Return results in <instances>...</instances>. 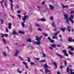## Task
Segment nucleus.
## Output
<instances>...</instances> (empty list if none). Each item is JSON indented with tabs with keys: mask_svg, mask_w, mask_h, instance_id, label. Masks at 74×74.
Returning a JSON list of instances; mask_svg holds the SVG:
<instances>
[{
	"mask_svg": "<svg viewBox=\"0 0 74 74\" xmlns=\"http://www.w3.org/2000/svg\"><path fill=\"white\" fill-rule=\"evenodd\" d=\"M28 18V15H25L24 16V18H22V19L23 21L24 22H21V25L23 27H25V22H26V20Z\"/></svg>",
	"mask_w": 74,
	"mask_h": 74,
	"instance_id": "nucleus-1",
	"label": "nucleus"
},
{
	"mask_svg": "<svg viewBox=\"0 0 74 74\" xmlns=\"http://www.w3.org/2000/svg\"><path fill=\"white\" fill-rule=\"evenodd\" d=\"M69 71L70 72V73L71 74H74V72H72L73 71V70L69 68V66L67 67V69L66 70V71L67 73H69Z\"/></svg>",
	"mask_w": 74,
	"mask_h": 74,
	"instance_id": "nucleus-2",
	"label": "nucleus"
},
{
	"mask_svg": "<svg viewBox=\"0 0 74 74\" xmlns=\"http://www.w3.org/2000/svg\"><path fill=\"white\" fill-rule=\"evenodd\" d=\"M19 50L18 49H16L15 51L14 55L15 56H17L18 54L19 53Z\"/></svg>",
	"mask_w": 74,
	"mask_h": 74,
	"instance_id": "nucleus-3",
	"label": "nucleus"
},
{
	"mask_svg": "<svg viewBox=\"0 0 74 74\" xmlns=\"http://www.w3.org/2000/svg\"><path fill=\"white\" fill-rule=\"evenodd\" d=\"M35 38H36V41H40L41 39L42 38V36H41L40 37H38V36H35Z\"/></svg>",
	"mask_w": 74,
	"mask_h": 74,
	"instance_id": "nucleus-4",
	"label": "nucleus"
},
{
	"mask_svg": "<svg viewBox=\"0 0 74 74\" xmlns=\"http://www.w3.org/2000/svg\"><path fill=\"white\" fill-rule=\"evenodd\" d=\"M67 27L68 32H71V27L69 26H67Z\"/></svg>",
	"mask_w": 74,
	"mask_h": 74,
	"instance_id": "nucleus-5",
	"label": "nucleus"
},
{
	"mask_svg": "<svg viewBox=\"0 0 74 74\" xmlns=\"http://www.w3.org/2000/svg\"><path fill=\"white\" fill-rule=\"evenodd\" d=\"M68 41L70 42H74V39H72L71 38H69L68 39Z\"/></svg>",
	"mask_w": 74,
	"mask_h": 74,
	"instance_id": "nucleus-6",
	"label": "nucleus"
},
{
	"mask_svg": "<svg viewBox=\"0 0 74 74\" xmlns=\"http://www.w3.org/2000/svg\"><path fill=\"white\" fill-rule=\"evenodd\" d=\"M56 55H57V56H58L60 57L61 58H63V56L61 55H60V54H59L58 53H56Z\"/></svg>",
	"mask_w": 74,
	"mask_h": 74,
	"instance_id": "nucleus-7",
	"label": "nucleus"
},
{
	"mask_svg": "<svg viewBox=\"0 0 74 74\" xmlns=\"http://www.w3.org/2000/svg\"><path fill=\"white\" fill-rule=\"evenodd\" d=\"M68 49H71V51H74V48L73 47H71V46H68Z\"/></svg>",
	"mask_w": 74,
	"mask_h": 74,
	"instance_id": "nucleus-8",
	"label": "nucleus"
},
{
	"mask_svg": "<svg viewBox=\"0 0 74 74\" xmlns=\"http://www.w3.org/2000/svg\"><path fill=\"white\" fill-rule=\"evenodd\" d=\"M52 64H53V65H54V66H55V69L57 68V64H56V63L55 62H52Z\"/></svg>",
	"mask_w": 74,
	"mask_h": 74,
	"instance_id": "nucleus-9",
	"label": "nucleus"
},
{
	"mask_svg": "<svg viewBox=\"0 0 74 74\" xmlns=\"http://www.w3.org/2000/svg\"><path fill=\"white\" fill-rule=\"evenodd\" d=\"M55 22L54 21H52L51 25L52 26H54L56 27V25L55 24Z\"/></svg>",
	"mask_w": 74,
	"mask_h": 74,
	"instance_id": "nucleus-10",
	"label": "nucleus"
},
{
	"mask_svg": "<svg viewBox=\"0 0 74 74\" xmlns=\"http://www.w3.org/2000/svg\"><path fill=\"white\" fill-rule=\"evenodd\" d=\"M49 7L51 10H53L54 8L53 6L51 5H49Z\"/></svg>",
	"mask_w": 74,
	"mask_h": 74,
	"instance_id": "nucleus-11",
	"label": "nucleus"
},
{
	"mask_svg": "<svg viewBox=\"0 0 74 74\" xmlns=\"http://www.w3.org/2000/svg\"><path fill=\"white\" fill-rule=\"evenodd\" d=\"M35 43L37 45H40V44H41V42L40 41H38L37 42H35Z\"/></svg>",
	"mask_w": 74,
	"mask_h": 74,
	"instance_id": "nucleus-12",
	"label": "nucleus"
},
{
	"mask_svg": "<svg viewBox=\"0 0 74 74\" xmlns=\"http://www.w3.org/2000/svg\"><path fill=\"white\" fill-rule=\"evenodd\" d=\"M2 54L3 55V56L5 57L7 56V53H6V52H3Z\"/></svg>",
	"mask_w": 74,
	"mask_h": 74,
	"instance_id": "nucleus-13",
	"label": "nucleus"
},
{
	"mask_svg": "<svg viewBox=\"0 0 74 74\" xmlns=\"http://www.w3.org/2000/svg\"><path fill=\"white\" fill-rule=\"evenodd\" d=\"M27 42H32V39L30 38H28L26 39Z\"/></svg>",
	"mask_w": 74,
	"mask_h": 74,
	"instance_id": "nucleus-14",
	"label": "nucleus"
},
{
	"mask_svg": "<svg viewBox=\"0 0 74 74\" xmlns=\"http://www.w3.org/2000/svg\"><path fill=\"white\" fill-rule=\"evenodd\" d=\"M45 69H48V66L47 65V64H45L44 66Z\"/></svg>",
	"mask_w": 74,
	"mask_h": 74,
	"instance_id": "nucleus-15",
	"label": "nucleus"
},
{
	"mask_svg": "<svg viewBox=\"0 0 74 74\" xmlns=\"http://www.w3.org/2000/svg\"><path fill=\"white\" fill-rule=\"evenodd\" d=\"M13 35H16V32H15V29H13V31L12 32Z\"/></svg>",
	"mask_w": 74,
	"mask_h": 74,
	"instance_id": "nucleus-16",
	"label": "nucleus"
},
{
	"mask_svg": "<svg viewBox=\"0 0 74 74\" xmlns=\"http://www.w3.org/2000/svg\"><path fill=\"white\" fill-rule=\"evenodd\" d=\"M62 8H68V6H67L66 5H63V4H62Z\"/></svg>",
	"mask_w": 74,
	"mask_h": 74,
	"instance_id": "nucleus-17",
	"label": "nucleus"
},
{
	"mask_svg": "<svg viewBox=\"0 0 74 74\" xmlns=\"http://www.w3.org/2000/svg\"><path fill=\"white\" fill-rule=\"evenodd\" d=\"M74 17V15H71L70 16V18H69V19H73Z\"/></svg>",
	"mask_w": 74,
	"mask_h": 74,
	"instance_id": "nucleus-18",
	"label": "nucleus"
},
{
	"mask_svg": "<svg viewBox=\"0 0 74 74\" xmlns=\"http://www.w3.org/2000/svg\"><path fill=\"white\" fill-rule=\"evenodd\" d=\"M50 46L53 48H56V45L53 44L51 45Z\"/></svg>",
	"mask_w": 74,
	"mask_h": 74,
	"instance_id": "nucleus-19",
	"label": "nucleus"
},
{
	"mask_svg": "<svg viewBox=\"0 0 74 74\" xmlns=\"http://www.w3.org/2000/svg\"><path fill=\"white\" fill-rule=\"evenodd\" d=\"M9 29H11V23H9Z\"/></svg>",
	"mask_w": 74,
	"mask_h": 74,
	"instance_id": "nucleus-20",
	"label": "nucleus"
},
{
	"mask_svg": "<svg viewBox=\"0 0 74 74\" xmlns=\"http://www.w3.org/2000/svg\"><path fill=\"white\" fill-rule=\"evenodd\" d=\"M64 16L65 18H66V19H68V17H67V14H65L64 15Z\"/></svg>",
	"mask_w": 74,
	"mask_h": 74,
	"instance_id": "nucleus-21",
	"label": "nucleus"
},
{
	"mask_svg": "<svg viewBox=\"0 0 74 74\" xmlns=\"http://www.w3.org/2000/svg\"><path fill=\"white\" fill-rule=\"evenodd\" d=\"M59 32H60V31H58L56 33H55L54 34V35L56 36V35H58V34L59 33Z\"/></svg>",
	"mask_w": 74,
	"mask_h": 74,
	"instance_id": "nucleus-22",
	"label": "nucleus"
},
{
	"mask_svg": "<svg viewBox=\"0 0 74 74\" xmlns=\"http://www.w3.org/2000/svg\"><path fill=\"white\" fill-rule=\"evenodd\" d=\"M61 30L62 32H65L66 28H61Z\"/></svg>",
	"mask_w": 74,
	"mask_h": 74,
	"instance_id": "nucleus-23",
	"label": "nucleus"
},
{
	"mask_svg": "<svg viewBox=\"0 0 74 74\" xmlns=\"http://www.w3.org/2000/svg\"><path fill=\"white\" fill-rule=\"evenodd\" d=\"M19 32V33L20 34H24V32H23V31H18Z\"/></svg>",
	"mask_w": 74,
	"mask_h": 74,
	"instance_id": "nucleus-24",
	"label": "nucleus"
},
{
	"mask_svg": "<svg viewBox=\"0 0 74 74\" xmlns=\"http://www.w3.org/2000/svg\"><path fill=\"white\" fill-rule=\"evenodd\" d=\"M69 52L71 55H74V53H72L70 51H69Z\"/></svg>",
	"mask_w": 74,
	"mask_h": 74,
	"instance_id": "nucleus-25",
	"label": "nucleus"
},
{
	"mask_svg": "<svg viewBox=\"0 0 74 74\" xmlns=\"http://www.w3.org/2000/svg\"><path fill=\"white\" fill-rule=\"evenodd\" d=\"M10 5L11 6V10H13V4H12V3H11L10 4Z\"/></svg>",
	"mask_w": 74,
	"mask_h": 74,
	"instance_id": "nucleus-26",
	"label": "nucleus"
},
{
	"mask_svg": "<svg viewBox=\"0 0 74 74\" xmlns=\"http://www.w3.org/2000/svg\"><path fill=\"white\" fill-rule=\"evenodd\" d=\"M48 72H50V71L48 69H46L45 70V73H48Z\"/></svg>",
	"mask_w": 74,
	"mask_h": 74,
	"instance_id": "nucleus-27",
	"label": "nucleus"
},
{
	"mask_svg": "<svg viewBox=\"0 0 74 74\" xmlns=\"http://www.w3.org/2000/svg\"><path fill=\"white\" fill-rule=\"evenodd\" d=\"M40 20H41V21H43L44 22L46 21V20L44 18H43L42 19L41 18L40 19Z\"/></svg>",
	"mask_w": 74,
	"mask_h": 74,
	"instance_id": "nucleus-28",
	"label": "nucleus"
},
{
	"mask_svg": "<svg viewBox=\"0 0 74 74\" xmlns=\"http://www.w3.org/2000/svg\"><path fill=\"white\" fill-rule=\"evenodd\" d=\"M66 21H65V22L67 23L68 24H69V19H66Z\"/></svg>",
	"mask_w": 74,
	"mask_h": 74,
	"instance_id": "nucleus-29",
	"label": "nucleus"
},
{
	"mask_svg": "<svg viewBox=\"0 0 74 74\" xmlns=\"http://www.w3.org/2000/svg\"><path fill=\"white\" fill-rule=\"evenodd\" d=\"M62 52H63V53H64V54L67 53V51H66V50H62Z\"/></svg>",
	"mask_w": 74,
	"mask_h": 74,
	"instance_id": "nucleus-30",
	"label": "nucleus"
},
{
	"mask_svg": "<svg viewBox=\"0 0 74 74\" xmlns=\"http://www.w3.org/2000/svg\"><path fill=\"white\" fill-rule=\"evenodd\" d=\"M35 26H36V27H40V25H39V24H35Z\"/></svg>",
	"mask_w": 74,
	"mask_h": 74,
	"instance_id": "nucleus-31",
	"label": "nucleus"
},
{
	"mask_svg": "<svg viewBox=\"0 0 74 74\" xmlns=\"http://www.w3.org/2000/svg\"><path fill=\"white\" fill-rule=\"evenodd\" d=\"M17 72H18V73H22V71H19V69H17Z\"/></svg>",
	"mask_w": 74,
	"mask_h": 74,
	"instance_id": "nucleus-32",
	"label": "nucleus"
},
{
	"mask_svg": "<svg viewBox=\"0 0 74 74\" xmlns=\"http://www.w3.org/2000/svg\"><path fill=\"white\" fill-rule=\"evenodd\" d=\"M3 41L5 44H7V42H6V41H5V40L4 39H3Z\"/></svg>",
	"mask_w": 74,
	"mask_h": 74,
	"instance_id": "nucleus-33",
	"label": "nucleus"
},
{
	"mask_svg": "<svg viewBox=\"0 0 74 74\" xmlns=\"http://www.w3.org/2000/svg\"><path fill=\"white\" fill-rule=\"evenodd\" d=\"M19 58L21 59V60H23V59L21 57V56H19L18 57Z\"/></svg>",
	"mask_w": 74,
	"mask_h": 74,
	"instance_id": "nucleus-34",
	"label": "nucleus"
},
{
	"mask_svg": "<svg viewBox=\"0 0 74 74\" xmlns=\"http://www.w3.org/2000/svg\"><path fill=\"white\" fill-rule=\"evenodd\" d=\"M23 64H24V65H25V66H26L27 65V63L25 62H23Z\"/></svg>",
	"mask_w": 74,
	"mask_h": 74,
	"instance_id": "nucleus-35",
	"label": "nucleus"
},
{
	"mask_svg": "<svg viewBox=\"0 0 74 74\" xmlns=\"http://www.w3.org/2000/svg\"><path fill=\"white\" fill-rule=\"evenodd\" d=\"M52 36V37H53V39H54L55 38H57V36Z\"/></svg>",
	"mask_w": 74,
	"mask_h": 74,
	"instance_id": "nucleus-36",
	"label": "nucleus"
},
{
	"mask_svg": "<svg viewBox=\"0 0 74 74\" xmlns=\"http://www.w3.org/2000/svg\"><path fill=\"white\" fill-rule=\"evenodd\" d=\"M70 21H71V22L73 23H74V21H73V19H69Z\"/></svg>",
	"mask_w": 74,
	"mask_h": 74,
	"instance_id": "nucleus-37",
	"label": "nucleus"
},
{
	"mask_svg": "<svg viewBox=\"0 0 74 74\" xmlns=\"http://www.w3.org/2000/svg\"><path fill=\"white\" fill-rule=\"evenodd\" d=\"M64 63L65 64V66H67V62H66V60H64Z\"/></svg>",
	"mask_w": 74,
	"mask_h": 74,
	"instance_id": "nucleus-38",
	"label": "nucleus"
},
{
	"mask_svg": "<svg viewBox=\"0 0 74 74\" xmlns=\"http://www.w3.org/2000/svg\"><path fill=\"white\" fill-rule=\"evenodd\" d=\"M3 18H5V17H6V16H7V15H5V14H3Z\"/></svg>",
	"mask_w": 74,
	"mask_h": 74,
	"instance_id": "nucleus-39",
	"label": "nucleus"
},
{
	"mask_svg": "<svg viewBox=\"0 0 74 74\" xmlns=\"http://www.w3.org/2000/svg\"><path fill=\"white\" fill-rule=\"evenodd\" d=\"M0 21H1V24H2L3 23V19H2L1 18Z\"/></svg>",
	"mask_w": 74,
	"mask_h": 74,
	"instance_id": "nucleus-40",
	"label": "nucleus"
},
{
	"mask_svg": "<svg viewBox=\"0 0 74 74\" xmlns=\"http://www.w3.org/2000/svg\"><path fill=\"white\" fill-rule=\"evenodd\" d=\"M42 56H43V57H44V58H45V57L46 56L45 54V53H42Z\"/></svg>",
	"mask_w": 74,
	"mask_h": 74,
	"instance_id": "nucleus-41",
	"label": "nucleus"
},
{
	"mask_svg": "<svg viewBox=\"0 0 74 74\" xmlns=\"http://www.w3.org/2000/svg\"><path fill=\"white\" fill-rule=\"evenodd\" d=\"M16 8H19V6L18 5H16Z\"/></svg>",
	"mask_w": 74,
	"mask_h": 74,
	"instance_id": "nucleus-42",
	"label": "nucleus"
},
{
	"mask_svg": "<svg viewBox=\"0 0 74 74\" xmlns=\"http://www.w3.org/2000/svg\"><path fill=\"white\" fill-rule=\"evenodd\" d=\"M1 34L2 35L1 37H2V38H3V37H4V36H5V35L4 34Z\"/></svg>",
	"mask_w": 74,
	"mask_h": 74,
	"instance_id": "nucleus-43",
	"label": "nucleus"
},
{
	"mask_svg": "<svg viewBox=\"0 0 74 74\" xmlns=\"http://www.w3.org/2000/svg\"><path fill=\"white\" fill-rule=\"evenodd\" d=\"M53 17L52 16H51L50 17V20H53Z\"/></svg>",
	"mask_w": 74,
	"mask_h": 74,
	"instance_id": "nucleus-44",
	"label": "nucleus"
},
{
	"mask_svg": "<svg viewBox=\"0 0 74 74\" xmlns=\"http://www.w3.org/2000/svg\"><path fill=\"white\" fill-rule=\"evenodd\" d=\"M50 42H51V43H53V42H54L55 41H54V40H50Z\"/></svg>",
	"mask_w": 74,
	"mask_h": 74,
	"instance_id": "nucleus-45",
	"label": "nucleus"
},
{
	"mask_svg": "<svg viewBox=\"0 0 74 74\" xmlns=\"http://www.w3.org/2000/svg\"><path fill=\"white\" fill-rule=\"evenodd\" d=\"M17 16L19 17V18H21V15L20 14H18Z\"/></svg>",
	"mask_w": 74,
	"mask_h": 74,
	"instance_id": "nucleus-46",
	"label": "nucleus"
},
{
	"mask_svg": "<svg viewBox=\"0 0 74 74\" xmlns=\"http://www.w3.org/2000/svg\"><path fill=\"white\" fill-rule=\"evenodd\" d=\"M58 30V29H57L56 28L54 29H53L54 32H56Z\"/></svg>",
	"mask_w": 74,
	"mask_h": 74,
	"instance_id": "nucleus-47",
	"label": "nucleus"
},
{
	"mask_svg": "<svg viewBox=\"0 0 74 74\" xmlns=\"http://www.w3.org/2000/svg\"><path fill=\"white\" fill-rule=\"evenodd\" d=\"M64 54V55L65 56H66L68 57V56H69V55L68 54L66 53H65Z\"/></svg>",
	"mask_w": 74,
	"mask_h": 74,
	"instance_id": "nucleus-48",
	"label": "nucleus"
},
{
	"mask_svg": "<svg viewBox=\"0 0 74 74\" xmlns=\"http://www.w3.org/2000/svg\"><path fill=\"white\" fill-rule=\"evenodd\" d=\"M40 62H45V60H43L40 61Z\"/></svg>",
	"mask_w": 74,
	"mask_h": 74,
	"instance_id": "nucleus-49",
	"label": "nucleus"
},
{
	"mask_svg": "<svg viewBox=\"0 0 74 74\" xmlns=\"http://www.w3.org/2000/svg\"><path fill=\"white\" fill-rule=\"evenodd\" d=\"M27 58L28 59V60H27L28 62H30V58L29 57H27Z\"/></svg>",
	"mask_w": 74,
	"mask_h": 74,
	"instance_id": "nucleus-50",
	"label": "nucleus"
},
{
	"mask_svg": "<svg viewBox=\"0 0 74 74\" xmlns=\"http://www.w3.org/2000/svg\"><path fill=\"white\" fill-rule=\"evenodd\" d=\"M63 67V66H60V68L61 69H62Z\"/></svg>",
	"mask_w": 74,
	"mask_h": 74,
	"instance_id": "nucleus-51",
	"label": "nucleus"
},
{
	"mask_svg": "<svg viewBox=\"0 0 74 74\" xmlns=\"http://www.w3.org/2000/svg\"><path fill=\"white\" fill-rule=\"evenodd\" d=\"M5 31L6 32H8V30L7 28H5Z\"/></svg>",
	"mask_w": 74,
	"mask_h": 74,
	"instance_id": "nucleus-52",
	"label": "nucleus"
},
{
	"mask_svg": "<svg viewBox=\"0 0 74 74\" xmlns=\"http://www.w3.org/2000/svg\"><path fill=\"white\" fill-rule=\"evenodd\" d=\"M30 64H31V65H33V64L34 65V64H34V63H33V62H32L30 63Z\"/></svg>",
	"mask_w": 74,
	"mask_h": 74,
	"instance_id": "nucleus-53",
	"label": "nucleus"
},
{
	"mask_svg": "<svg viewBox=\"0 0 74 74\" xmlns=\"http://www.w3.org/2000/svg\"><path fill=\"white\" fill-rule=\"evenodd\" d=\"M27 47L29 48V47H31V45L30 44H29V45L27 46Z\"/></svg>",
	"mask_w": 74,
	"mask_h": 74,
	"instance_id": "nucleus-54",
	"label": "nucleus"
},
{
	"mask_svg": "<svg viewBox=\"0 0 74 74\" xmlns=\"http://www.w3.org/2000/svg\"><path fill=\"white\" fill-rule=\"evenodd\" d=\"M43 34L45 36H48V35L45 34V33H43Z\"/></svg>",
	"mask_w": 74,
	"mask_h": 74,
	"instance_id": "nucleus-55",
	"label": "nucleus"
},
{
	"mask_svg": "<svg viewBox=\"0 0 74 74\" xmlns=\"http://www.w3.org/2000/svg\"><path fill=\"white\" fill-rule=\"evenodd\" d=\"M35 59L36 60H40V58H35Z\"/></svg>",
	"mask_w": 74,
	"mask_h": 74,
	"instance_id": "nucleus-56",
	"label": "nucleus"
},
{
	"mask_svg": "<svg viewBox=\"0 0 74 74\" xmlns=\"http://www.w3.org/2000/svg\"><path fill=\"white\" fill-rule=\"evenodd\" d=\"M47 39L48 40H50H50H51V38H50V37H48V38H47Z\"/></svg>",
	"mask_w": 74,
	"mask_h": 74,
	"instance_id": "nucleus-57",
	"label": "nucleus"
},
{
	"mask_svg": "<svg viewBox=\"0 0 74 74\" xmlns=\"http://www.w3.org/2000/svg\"><path fill=\"white\" fill-rule=\"evenodd\" d=\"M25 67L26 69H29V67H28V66H27V65L25 66Z\"/></svg>",
	"mask_w": 74,
	"mask_h": 74,
	"instance_id": "nucleus-58",
	"label": "nucleus"
},
{
	"mask_svg": "<svg viewBox=\"0 0 74 74\" xmlns=\"http://www.w3.org/2000/svg\"><path fill=\"white\" fill-rule=\"evenodd\" d=\"M10 2H11V4H12V3L13 2V1H12V0H10Z\"/></svg>",
	"mask_w": 74,
	"mask_h": 74,
	"instance_id": "nucleus-59",
	"label": "nucleus"
},
{
	"mask_svg": "<svg viewBox=\"0 0 74 74\" xmlns=\"http://www.w3.org/2000/svg\"><path fill=\"white\" fill-rule=\"evenodd\" d=\"M5 35V36L6 37H8V34H4Z\"/></svg>",
	"mask_w": 74,
	"mask_h": 74,
	"instance_id": "nucleus-60",
	"label": "nucleus"
},
{
	"mask_svg": "<svg viewBox=\"0 0 74 74\" xmlns=\"http://www.w3.org/2000/svg\"><path fill=\"white\" fill-rule=\"evenodd\" d=\"M38 30L39 31H42V30H41V28H39L38 29Z\"/></svg>",
	"mask_w": 74,
	"mask_h": 74,
	"instance_id": "nucleus-61",
	"label": "nucleus"
},
{
	"mask_svg": "<svg viewBox=\"0 0 74 74\" xmlns=\"http://www.w3.org/2000/svg\"><path fill=\"white\" fill-rule=\"evenodd\" d=\"M71 14H73V13H74V11H71V12H70Z\"/></svg>",
	"mask_w": 74,
	"mask_h": 74,
	"instance_id": "nucleus-62",
	"label": "nucleus"
},
{
	"mask_svg": "<svg viewBox=\"0 0 74 74\" xmlns=\"http://www.w3.org/2000/svg\"><path fill=\"white\" fill-rule=\"evenodd\" d=\"M1 3V5H2V6H3V2H2L1 1H0Z\"/></svg>",
	"mask_w": 74,
	"mask_h": 74,
	"instance_id": "nucleus-63",
	"label": "nucleus"
},
{
	"mask_svg": "<svg viewBox=\"0 0 74 74\" xmlns=\"http://www.w3.org/2000/svg\"><path fill=\"white\" fill-rule=\"evenodd\" d=\"M59 36L61 38H62V36L61 35H59Z\"/></svg>",
	"mask_w": 74,
	"mask_h": 74,
	"instance_id": "nucleus-64",
	"label": "nucleus"
}]
</instances>
